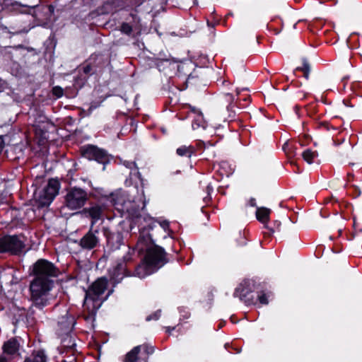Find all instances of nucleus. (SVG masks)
I'll use <instances>...</instances> for the list:
<instances>
[{"label":"nucleus","mask_w":362,"mask_h":362,"mask_svg":"<svg viewBox=\"0 0 362 362\" xmlns=\"http://www.w3.org/2000/svg\"><path fill=\"white\" fill-rule=\"evenodd\" d=\"M261 305H267L269 303L268 296L264 291L257 292V303Z\"/></svg>","instance_id":"b1692460"},{"label":"nucleus","mask_w":362,"mask_h":362,"mask_svg":"<svg viewBox=\"0 0 362 362\" xmlns=\"http://www.w3.org/2000/svg\"><path fill=\"white\" fill-rule=\"evenodd\" d=\"M60 183L57 179H50L47 185L38 193L35 192V199L38 207L49 206L58 194Z\"/></svg>","instance_id":"39448f33"},{"label":"nucleus","mask_w":362,"mask_h":362,"mask_svg":"<svg viewBox=\"0 0 362 362\" xmlns=\"http://www.w3.org/2000/svg\"><path fill=\"white\" fill-rule=\"evenodd\" d=\"M348 176H349V177H351V174H348Z\"/></svg>","instance_id":"de8ad7c7"},{"label":"nucleus","mask_w":362,"mask_h":362,"mask_svg":"<svg viewBox=\"0 0 362 362\" xmlns=\"http://www.w3.org/2000/svg\"><path fill=\"white\" fill-rule=\"evenodd\" d=\"M177 154L180 156H187L188 158L191 157L192 154L193 153V148L189 146H182L179 147L177 151Z\"/></svg>","instance_id":"aec40b11"},{"label":"nucleus","mask_w":362,"mask_h":362,"mask_svg":"<svg viewBox=\"0 0 362 362\" xmlns=\"http://www.w3.org/2000/svg\"><path fill=\"white\" fill-rule=\"evenodd\" d=\"M92 71V67L90 65H86L83 68V72L86 74H90Z\"/></svg>","instance_id":"473e14b6"},{"label":"nucleus","mask_w":362,"mask_h":362,"mask_svg":"<svg viewBox=\"0 0 362 362\" xmlns=\"http://www.w3.org/2000/svg\"><path fill=\"white\" fill-rule=\"evenodd\" d=\"M227 165H228V163L226 162H222L221 164V166L222 168H225Z\"/></svg>","instance_id":"79ce46f5"},{"label":"nucleus","mask_w":362,"mask_h":362,"mask_svg":"<svg viewBox=\"0 0 362 362\" xmlns=\"http://www.w3.org/2000/svg\"><path fill=\"white\" fill-rule=\"evenodd\" d=\"M141 351V346L134 347L126 355L124 362H147V358H141L138 356Z\"/></svg>","instance_id":"2eb2a0df"},{"label":"nucleus","mask_w":362,"mask_h":362,"mask_svg":"<svg viewBox=\"0 0 362 362\" xmlns=\"http://www.w3.org/2000/svg\"><path fill=\"white\" fill-rule=\"evenodd\" d=\"M250 205L251 206H256V200L254 198H251L250 200Z\"/></svg>","instance_id":"58836bf2"},{"label":"nucleus","mask_w":362,"mask_h":362,"mask_svg":"<svg viewBox=\"0 0 362 362\" xmlns=\"http://www.w3.org/2000/svg\"><path fill=\"white\" fill-rule=\"evenodd\" d=\"M190 117H193L192 127L194 131H197L202 136L211 135L214 133L213 128L210 127L204 119L203 114L201 111L195 107H191Z\"/></svg>","instance_id":"6e6552de"},{"label":"nucleus","mask_w":362,"mask_h":362,"mask_svg":"<svg viewBox=\"0 0 362 362\" xmlns=\"http://www.w3.org/2000/svg\"><path fill=\"white\" fill-rule=\"evenodd\" d=\"M240 299L243 301L247 305L257 304V293H253L243 289L240 293Z\"/></svg>","instance_id":"dca6fc26"},{"label":"nucleus","mask_w":362,"mask_h":362,"mask_svg":"<svg viewBox=\"0 0 362 362\" xmlns=\"http://www.w3.org/2000/svg\"><path fill=\"white\" fill-rule=\"evenodd\" d=\"M100 233L98 227L92 228V226H90L89 230L80 239L79 246L86 250H91L98 247L100 243Z\"/></svg>","instance_id":"1a4fd4ad"},{"label":"nucleus","mask_w":362,"mask_h":362,"mask_svg":"<svg viewBox=\"0 0 362 362\" xmlns=\"http://www.w3.org/2000/svg\"><path fill=\"white\" fill-rule=\"evenodd\" d=\"M197 145H198V146H199V148H206V146H210V145H211V144H210V143H207V144H206V143H205L204 141L199 140V141H198V143H197Z\"/></svg>","instance_id":"2f4dec72"},{"label":"nucleus","mask_w":362,"mask_h":362,"mask_svg":"<svg viewBox=\"0 0 362 362\" xmlns=\"http://www.w3.org/2000/svg\"><path fill=\"white\" fill-rule=\"evenodd\" d=\"M22 6V5L16 1L10 3L9 0H4L1 3V10H7L8 11H17Z\"/></svg>","instance_id":"a211bd4d"},{"label":"nucleus","mask_w":362,"mask_h":362,"mask_svg":"<svg viewBox=\"0 0 362 362\" xmlns=\"http://www.w3.org/2000/svg\"><path fill=\"white\" fill-rule=\"evenodd\" d=\"M239 289H240L239 288H236L235 293H234L235 296L238 295V293L239 292Z\"/></svg>","instance_id":"c03bdc74"},{"label":"nucleus","mask_w":362,"mask_h":362,"mask_svg":"<svg viewBox=\"0 0 362 362\" xmlns=\"http://www.w3.org/2000/svg\"><path fill=\"white\" fill-rule=\"evenodd\" d=\"M145 352L147 355H151L154 352V348L148 345H144Z\"/></svg>","instance_id":"c756f323"},{"label":"nucleus","mask_w":362,"mask_h":362,"mask_svg":"<svg viewBox=\"0 0 362 362\" xmlns=\"http://www.w3.org/2000/svg\"><path fill=\"white\" fill-rule=\"evenodd\" d=\"M47 357L43 350L33 351L31 356L26 358L24 362H47Z\"/></svg>","instance_id":"f3484780"},{"label":"nucleus","mask_w":362,"mask_h":362,"mask_svg":"<svg viewBox=\"0 0 362 362\" xmlns=\"http://www.w3.org/2000/svg\"><path fill=\"white\" fill-rule=\"evenodd\" d=\"M60 183L57 179H50L47 185L38 193L35 192V199L38 207L49 206L58 194Z\"/></svg>","instance_id":"423d86ee"},{"label":"nucleus","mask_w":362,"mask_h":362,"mask_svg":"<svg viewBox=\"0 0 362 362\" xmlns=\"http://www.w3.org/2000/svg\"><path fill=\"white\" fill-rule=\"evenodd\" d=\"M160 315H161V311L160 310H158L156 311L154 313L147 316L146 320V321H150L152 320H157L160 318Z\"/></svg>","instance_id":"bb28decb"},{"label":"nucleus","mask_w":362,"mask_h":362,"mask_svg":"<svg viewBox=\"0 0 362 362\" xmlns=\"http://www.w3.org/2000/svg\"><path fill=\"white\" fill-rule=\"evenodd\" d=\"M45 8L52 14L54 11V7L52 5H49L45 7Z\"/></svg>","instance_id":"f704fd0d"},{"label":"nucleus","mask_w":362,"mask_h":362,"mask_svg":"<svg viewBox=\"0 0 362 362\" xmlns=\"http://www.w3.org/2000/svg\"><path fill=\"white\" fill-rule=\"evenodd\" d=\"M13 49L17 50L18 47H4V50H2V49H1V54L3 53V52H7V51H8V49Z\"/></svg>","instance_id":"e433bc0d"},{"label":"nucleus","mask_w":362,"mask_h":362,"mask_svg":"<svg viewBox=\"0 0 362 362\" xmlns=\"http://www.w3.org/2000/svg\"><path fill=\"white\" fill-rule=\"evenodd\" d=\"M76 324V320L73 315L67 312L65 315L62 316L58 321V326L62 334L69 333Z\"/></svg>","instance_id":"4468645a"},{"label":"nucleus","mask_w":362,"mask_h":362,"mask_svg":"<svg viewBox=\"0 0 362 362\" xmlns=\"http://www.w3.org/2000/svg\"><path fill=\"white\" fill-rule=\"evenodd\" d=\"M348 176H349V177H351V174H348Z\"/></svg>","instance_id":"49530a36"},{"label":"nucleus","mask_w":362,"mask_h":362,"mask_svg":"<svg viewBox=\"0 0 362 362\" xmlns=\"http://www.w3.org/2000/svg\"><path fill=\"white\" fill-rule=\"evenodd\" d=\"M20 343L16 338L5 341L1 347V362H12L19 354Z\"/></svg>","instance_id":"9d476101"},{"label":"nucleus","mask_w":362,"mask_h":362,"mask_svg":"<svg viewBox=\"0 0 362 362\" xmlns=\"http://www.w3.org/2000/svg\"><path fill=\"white\" fill-rule=\"evenodd\" d=\"M269 214V209L267 208H257L256 211V216L258 221L264 223L268 221Z\"/></svg>","instance_id":"6ab92c4d"},{"label":"nucleus","mask_w":362,"mask_h":362,"mask_svg":"<svg viewBox=\"0 0 362 362\" xmlns=\"http://www.w3.org/2000/svg\"><path fill=\"white\" fill-rule=\"evenodd\" d=\"M105 206L100 204H94L89 207L85 208L83 212L86 217L91 219L90 226L94 228V225L105 217Z\"/></svg>","instance_id":"ddd939ff"},{"label":"nucleus","mask_w":362,"mask_h":362,"mask_svg":"<svg viewBox=\"0 0 362 362\" xmlns=\"http://www.w3.org/2000/svg\"><path fill=\"white\" fill-rule=\"evenodd\" d=\"M174 329H175L174 327H166V332L168 333H171V332Z\"/></svg>","instance_id":"a19ab883"},{"label":"nucleus","mask_w":362,"mask_h":362,"mask_svg":"<svg viewBox=\"0 0 362 362\" xmlns=\"http://www.w3.org/2000/svg\"><path fill=\"white\" fill-rule=\"evenodd\" d=\"M88 199L87 192L78 187H71L65 197L66 206L71 210L83 207Z\"/></svg>","instance_id":"0eeeda50"},{"label":"nucleus","mask_w":362,"mask_h":362,"mask_svg":"<svg viewBox=\"0 0 362 362\" xmlns=\"http://www.w3.org/2000/svg\"><path fill=\"white\" fill-rule=\"evenodd\" d=\"M82 153L83 156L89 160H95L103 164L108 161V156L106 151L95 146H84Z\"/></svg>","instance_id":"f8f14e48"},{"label":"nucleus","mask_w":362,"mask_h":362,"mask_svg":"<svg viewBox=\"0 0 362 362\" xmlns=\"http://www.w3.org/2000/svg\"><path fill=\"white\" fill-rule=\"evenodd\" d=\"M158 59L163 62H168L170 59V55L168 52H160L158 54Z\"/></svg>","instance_id":"a878e982"},{"label":"nucleus","mask_w":362,"mask_h":362,"mask_svg":"<svg viewBox=\"0 0 362 362\" xmlns=\"http://www.w3.org/2000/svg\"><path fill=\"white\" fill-rule=\"evenodd\" d=\"M132 26H131L129 23H123L121 25L120 30L122 31V33H124L127 35H130L132 34Z\"/></svg>","instance_id":"393cba45"},{"label":"nucleus","mask_w":362,"mask_h":362,"mask_svg":"<svg viewBox=\"0 0 362 362\" xmlns=\"http://www.w3.org/2000/svg\"><path fill=\"white\" fill-rule=\"evenodd\" d=\"M226 97L228 100L233 101L234 100L233 95L232 94H230V93L226 94Z\"/></svg>","instance_id":"4c0bfd02"},{"label":"nucleus","mask_w":362,"mask_h":362,"mask_svg":"<svg viewBox=\"0 0 362 362\" xmlns=\"http://www.w3.org/2000/svg\"><path fill=\"white\" fill-rule=\"evenodd\" d=\"M9 31L8 30V28L6 27H3L1 25V35H8L9 34Z\"/></svg>","instance_id":"c9c22d12"},{"label":"nucleus","mask_w":362,"mask_h":362,"mask_svg":"<svg viewBox=\"0 0 362 362\" xmlns=\"http://www.w3.org/2000/svg\"><path fill=\"white\" fill-rule=\"evenodd\" d=\"M124 165L129 169H130V175L135 177H140V173L139 172L138 168L135 162L132 161H124Z\"/></svg>","instance_id":"4be33fe9"},{"label":"nucleus","mask_w":362,"mask_h":362,"mask_svg":"<svg viewBox=\"0 0 362 362\" xmlns=\"http://www.w3.org/2000/svg\"><path fill=\"white\" fill-rule=\"evenodd\" d=\"M206 191H207L208 195L204 198V202H206V200L209 199V196L210 195L211 192L213 191V187L211 186V185H207Z\"/></svg>","instance_id":"7c9ffc66"},{"label":"nucleus","mask_w":362,"mask_h":362,"mask_svg":"<svg viewBox=\"0 0 362 362\" xmlns=\"http://www.w3.org/2000/svg\"><path fill=\"white\" fill-rule=\"evenodd\" d=\"M33 272L35 279L30 284L32 307L42 310L53 299L49 292L54 286L52 278L57 276V270L52 263L41 259L35 263Z\"/></svg>","instance_id":"f03ea898"},{"label":"nucleus","mask_w":362,"mask_h":362,"mask_svg":"<svg viewBox=\"0 0 362 362\" xmlns=\"http://www.w3.org/2000/svg\"><path fill=\"white\" fill-rule=\"evenodd\" d=\"M353 187H354L355 192H356V194H355L354 197H359L361 195V193L360 189L357 186H356V185H354Z\"/></svg>","instance_id":"72a5a7b5"},{"label":"nucleus","mask_w":362,"mask_h":362,"mask_svg":"<svg viewBox=\"0 0 362 362\" xmlns=\"http://www.w3.org/2000/svg\"><path fill=\"white\" fill-rule=\"evenodd\" d=\"M102 231L106 237L107 245L112 250L122 249L125 252L122 259L118 260L116 265L110 270V280L115 286L121 282L125 275H129L127 267L128 264L133 261L136 249L134 247L132 248L123 243V236L121 233H111L108 228L105 227L103 228Z\"/></svg>","instance_id":"7ed1b4c3"},{"label":"nucleus","mask_w":362,"mask_h":362,"mask_svg":"<svg viewBox=\"0 0 362 362\" xmlns=\"http://www.w3.org/2000/svg\"><path fill=\"white\" fill-rule=\"evenodd\" d=\"M108 200L121 214V216L131 219V230L137 228L139 235L136 249L139 253L144 252L146 253L144 261L135 268L132 275L143 279L154 273L167 261L164 250L155 245L152 239L151 231L157 225L156 220L144 211L146 205L144 190L142 189L141 194H139L136 197L130 196V192L117 191L110 195ZM127 272L129 276H132L129 269ZM124 276H128V275Z\"/></svg>","instance_id":"f257e3e1"},{"label":"nucleus","mask_w":362,"mask_h":362,"mask_svg":"<svg viewBox=\"0 0 362 362\" xmlns=\"http://www.w3.org/2000/svg\"><path fill=\"white\" fill-rule=\"evenodd\" d=\"M317 156V153L310 149H306L302 153V156L304 160H305L309 164H311L313 162L314 158H315Z\"/></svg>","instance_id":"412c9836"},{"label":"nucleus","mask_w":362,"mask_h":362,"mask_svg":"<svg viewBox=\"0 0 362 362\" xmlns=\"http://www.w3.org/2000/svg\"><path fill=\"white\" fill-rule=\"evenodd\" d=\"M160 226L165 230L166 228L168 227V222H163L160 223Z\"/></svg>","instance_id":"ea45409f"},{"label":"nucleus","mask_w":362,"mask_h":362,"mask_svg":"<svg viewBox=\"0 0 362 362\" xmlns=\"http://www.w3.org/2000/svg\"><path fill=\"white\" fill-rule=\"evenodd\" d=\"M25 247L23 241L17 235H8L1 238V252L12 254L21 252Z\"/></svg>","instance_id":"9b49d317"},{"label":"nucleus","mask_w":362,"mask_h":362,"mask_svg":"<svg viewBox=\"0 0 362 362\" xmlns=\"http://www.w3.org/2000/svg\"><path fill=\"white\" fill-rule=\"evenodd\" d=\"M232 108H233V106L231 105V104H229L227 106V111L229 112L228 117L230 119H232L235 115V112L233 110H232Z\"/></svg>","instance_id":"c85d7f7f"},{"label":"nucleus","mask_w":362,"mask_h":362,"mask_svg":"<svg viewBox=\"0 0 362 362\" xmlns=\"http://www.w3.org/2000/svg\"><path fill=\"white\" fill-rule=\"evenodd\" d=\"M63 89L59 86H54L52 89V93L57 98H60L63 95Z\"/></svg>","instance_id":"cd10ccee"},{"label":"nucleus","mask_w":362,"mask_h":362,"mask_svg":"<svg viewBox=\"0 0 362 362\" xmlns=\"http://www.w3.org/2000/svg\"><path fill=\"white\" fill-rule=\"evenodd\" d=\"M240 93V91L237 90V94L238 95Z\"/></svg>","instance_id":"a18cd8bd"},{"label":"nucleus","mask_w":362,"mask_h":362,"mask_svg":"<svg viewBox=\"0 0 362 362\" xmlns=\"http://www.w3.org/2000/svg\"><path fill=\"white\" fill-rule=\"evenodd\" d=\"M1 150H2L3 149V143H4L3 136H1Z\"/></svg>","instance_id":"37998d69"},{"label":"nucleus","mask_w":362,"mask_h":362,"mask_svg":"<svg viewBox=\"0 0 362 362\" xmlns=\"http://www.w3.org/2000/svg\"><path fill=\"white\" fill-rule=\"evenodd\" d=\"M296 70L302 71L304 73V76L306 79L309 78V74L310 71V66L306 59H303V66L297 67Z\"/></svg>","instance_id":"5701e85b"},{"label":"nucleus","mask_w":362,"mask_h":362,"mask_svg":"<svg viewBox=\"0 0 362 362\" xmlns=\"http://www.w3.org/2000/svg\"><path fill=\"white\" fill-rule=\"evenodd\" d=\"M107 287V279L105 277H101L98 279L86 291L83 307L90 314H95L103 303L113 292V290H110L106 296L104 297L103 294Z\"/></svg>","instance_id":"20e7f679"}]
</instances>
